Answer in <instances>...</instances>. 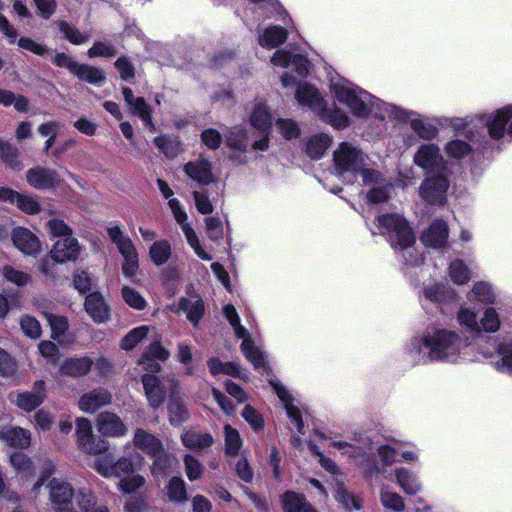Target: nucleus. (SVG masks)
Segmentation results:
<instances>
[{
    "label": "nucleus",
    "mask_w": 512,
    "mask_h": 512,
    "mask_svg": "<svg viewBox=\"0 0 512 512\" xmlns=\"http://www.w3.org/2000/svg\"><path fill=\"white\" fill-rule=\"evenodd\" d=\"M74 75H76L81 80L96 85L100 84L105 80V75L102 70L93 66L80 63H78Z\"/></svg>",
    "instance_id": "obj_51"
},
{
    "label": "nucleus",
    "mask_w": 512,
    "mask_h": 512,
    "mask_svg": "<svg viewBox=\"0 0 512 512\" xmlns=\"http://www.w3.org/2000/svg\"><path fill=\"white\" fill-rule=\"evenodd\" d=\"M449 182L445 174H437L426 178L419 188L420 197L430 204H443Z\"/></svg>",
    "instance_id": "obj_13"
},
{
    "label": "nucleus",
    "mask_w": 512,
    "mask_h": 512,
    "mask_svg": "<svg viewBox=\"0 0 512 512\" xmlns=\"http://www.w3.org/2000/svg\"><path fill=\"white\" fill-rule=\"evenodd\" d=\"M250 123L260 132H271V115L264 103L258 102L255 104L250 115Z\"/></svg>",
    "instance_id": "obj_35"
},
{
    "label": "nucleus",
    "mask_w": 512,
    "mask_h": 512,
    "mask_svg": "<svg viewBox=\"0 0 512 512\" xmlns=\"http://www.w3.org/2000/svg\"><path fill=\"white\" fill-rule=\"evenodd\" d=\"M148 326H139L132 329L120 343V347L124 350H132L138 343H140L148 334Z\"/></svg>",
    "instance_id": "obj_58"
},
{
    "label": "nucleus",
    "mask_w": 512,
    "mask_h": 512,
    "mask_svg": "<svg viewBox=\"0 0 512 512\" xmlns=\"http://www.w3.org/2000/svg\"><path fill=\"white\" fill-rule=\"evenodd\" d=\"M335 498L347 509L359 510L361 508L360 501L342 483L337 484L335 488Z\"/></svg>",
    "instance_id": "obj_59"
},
{
    "label": "nucleus",
    "mask_w": 512,
    "mask_h": 512,
    "mask_svg": "<svg viewBox=\"0 0 512 512\" xmlns=\"http://www.w3.org/2000/svg\"><path fill=\"white\" fill-rule=\"evenodd\" d=\"M112 396L105 389H97L85 393L79 400V408L85 413H94L111 403Z\"/></svg>",
    "instance_id": "obj_23"
},
{
    "label": "nucleus",
    "mask_w": 512,
    "mask_h": 512,
    "mask_svg": "<svg viewBox=\"0 0 512 512\" xmlns=\"http://www.w3.org/2000/svg\"><path fill=\"white\" fill-rule=\"evenodd\" d=\"M247 132L243 127H233L227 134V145L234 151H244L247 147Z\"/></svg>",
    "instance_id": "obj_53"
},
{
    "label": "nucleus",
    "mask_w": 512,
    "mask_h": 512,
    "mask_svg": "<svg viewBox=\"0 0 512 512\" xmlns=\"http://www.w3.org/2000/svg\"><path fill=\"white\" fill-rule=\"evenodd\" d=\"M185 174L198 184L208 185L215 181L210 161L199 157L184 165Z\"/></svg>",
    "instance_id": "obj_16"
},
{
    "label": "nucleus",
    "mask_w": 512,
    "mask_h": 512,
    "mask_svg": "<svg viewBox=\"0 0 512 512\" xmlns=\"http://www.w3.org/2000/svg\"><path fill=\"white\" fill-rule=\"evenodd\" d=\"M0 440L11 447L27 449L31 444V432L22 427H5L0 430Z\"/></svg>",
    "instance_id": "obj_25"
},
{
    "label": "nucleus",
    "mask_w": 512,
    "mask_h": 512,
    "mask_svg": "<svg viewBox=\"0 0 512 512\" xmlns=\"http://www.w3.org/2000/svg\"><path fill=\"white\" fill-rule=\"evenodd\" d=\"M46 399L45 382L36 381L31 391H14L9 394L12 404L25 412H31L39 407Z\"/></svg>",
    "instance_id": "obj_12"
},
{
    "label": "nucleus",
    "mask_w": 512,
    "mask_h": 512,
    "mask_svg": "<svg viewBox=\"0 0 512 512\" xmlns=\"http://www.w3.org/2000/svg\"><path fill=\"white\" fill-rule=\"evenodd\" d=\"M85 310L98 324L105 323L109 319V308L99 293H92L86 297Z\"/></svg>",
    "instance_id": "obj_27"
},
{
    "label": "nucleus",
    "mask_w": 512,
    "mask_h": 512,
    "mask_svg": "<svg viewBox=\"0 0 512 512\" xmlns=\"http://www.w3.org/2000/svg\"><path fill=\"white\" fill-rule=\"evenodd\" d=\"M181 440L185 447L192 450H204L209 448L214 442L211 434L197 429H190L184 432Z\"/></svg>",
    "instance_id": "obj_29"
},
{
    "label": "nucleus",
    "mask_w": 512,
    "mask_h": 512,
    "mask_svg": "<svg viewBox=\"0 0 512 512\" xmlns=\"http://www.w3.org/2000/svg\"><path fill=\"white\" fill-rule=\"evenodd\" d=\"M401 113H402L401 118H409L410 119L411 128L413 129V131L415 133H417V135L420 138L425 139V140H431L436 137L438 130L434 125L427 123L418 118H411V116L413 115V113H411V112L401 111Z\"/></svg>",
    "instance_id": "obj_43"
},
{
    "label": "nucleus",
    "mask_w": 512,
    "mask_h": 512,
    "mask_svg": "<svg viewBox=\"0 0 512 512\" xmlns=\"http://www.w3.org/2000/svg\"><path fill=\"white\" fill-rule=\"evenodd\" d=\"M145 394L149 405L158 408L164 401L166 390L154 375L145 374L142 377Z\"/></svg>",
    "instance_id": "obj_28"
},
{
    "label": "nucleus",
    "mask_w": 512,
    "mask_h": 512,
    "mask_svg": "<svg viewBox=\"0 0 512 512\" xmlns=\"http://www.w3.org/2000/svg\"><path fill=\"white\" fill-rule=\"evenodd\" d=\"M329 90L332 97L345 105L356 117L365 118L371 113L379 115V110L384 105L381 100L342 77L332 78Z\"/></svg>",
    "instance_id": "obj_3"
},
{
    "label": "nucleus",
    "mask_w": 512,
    "mask_h": 512,
    "mask_svg": "<svg viewBox=\"0 0 512 512\" xmlns=\"http://www.w3.org/2000/svg\"><path fill=\"white\" fill-rule=\"evenodd\" d=\"M332 142V138L325 133L311 136L306 144V153L311 159H320Z\"/></svg>",
    "instance_id": "obj_37"
},
{
    "label": "nucleus",
    "mask_w": 512,
    "mask_h": 512,
    "mask_svg": "<svg viewBox=\"0 0 512 512\" xmlns=\"http://www.w3.org/2000/svg\"><path fill=\"white\" fill-rule=\"evenodd\" d=\"M449 277L455 284L462 285L470 280L471 273L462 260L456 259L449 266Z\"/></svg>",
    "instance_id": "obj_54"
},
{
    "label": "nucleus",
    "mask_w": 512,
    "mask_h": 512,
    "mask_svg": "<svg viewBox=\"0 0 512 512\" xmlns=\"http://www.w3.org/2000/svg\"><path fill=\"white\" fill-rule=\"evenodd\" d=\"M281 502L285 512H316L311 505L305 501L303 495L293 491L283 494Z\"/></svg>",
    "instance_id": "obj_38"
},
{
    "label": "nucleus",
    "mask_w": 512,
    "mask_h": 512,
    "mask_svg": "<svg viewBox=\"0 0 512 512\" xmlns=\"http://www.w3.org/2000/svg\"><path fill=\"white\" fill-rule=\"evenodd\" d=\"M55 24L64 38L74 45H82L89 40V35L82 33L78 28L67 21L58 20Z\"/></svg>",
    "instance_id": "obj_46"
},
{
    "label": "nucleus",
    "mask_w": 512,
    "mask_h": 512,
    "mask_svg": "<svg viewBox=\"0 0 512 512\" xmlns=\"http://www.w3.org/2000/svg\"><path fill=\"white\" fill-rule=\"evenodd\" d=\"M77 443L80 450L88 454H100L108 449L103 439H96L92 432V424L87 418H78L76 421Z\"/></svg>",
    "instance_id": "obj_11"
},
{
    "label": "nucleus",
    "mask_w": 512,
    "mask_h": 512,
    "mask_svg": "<svg viewBox=\"0 0 512 512\" xmlns=\"http://www.w3.org/2000/svg\"><path fill=\"white\" fill-rule=\"evenodd\" d=\"M179 309L184 311L187 315V318L194 325L198 323L204 313V305L200 298L192 297V298H181L179 300Z\"/></svg>",
    "instance_id": "obj_41"
},
{
    "label": "nucleus",
    "mask_w": 512,
    "mask_h": 512,
    "mask_svg": "<svg viewBox=\"0 0 512 512\" xmlns=\"http://www.w3.org/2000/svg\"><path fill=\"white\" fill-rule=\"evenodd\" d=\"M9 462L16 474L27 478L34 474L35 466L32 459L23 452H14L9 457Z\"/></svg>",
    "instance_id": "obj_42"
},
{
    "label": "nucleus",
    "mask_w": 512,
    "mask_h": 512,
    "mask_svg": "<svg viewBox=\"0 0 512 512\" xmlns=\"http://www.w3.org/2000/svg\"><path fill=\"white\" fill-rule=\"evenodd\" d=\"M182 232L186 238L187 243L194 250L195 254L202 260L209 261L212 257L204 251L200 245V241L194 229L190 226L187 221L179 223Z\"/></svg>",
    "instance_id": "obj_48"
},
{
    "label": "nucleus",
    "mask_w": 512,
    "mask_h": 512,
    "mask_svg": "<svg viewBox=\"0 0 512 512\" xmlns=\"http://www.w3.org/2000/svg\"><path fill=\"white\" fill-rule=\"evenodd\" d=\"M143 459L136 455L133 459L130 458H120L117 462H115V474L114 476L122 479L128 475L133 474L138 468L141 467Z\"/></svg>",
    "instance_id": "obj_50"
},
{
    "label": "nucleus",
    "mask_w": 512,
    "mask_h": 512,
    "mask_svg": "<svg viewBox=\"0 0 512 512\" xmlns=\"http://www.w3.org/2000/svg\"><path fill=\"white\" fill-rule=\"evenodd\" d=\"M11 239L14 246L24 255L36 257L42 250L39 238L27 228H14Z\"/></svg>",
    "instance_id": "obj_15"
},
{
    "label": "nucleus",
    "mask_w": 512,
    "mask_h": 512,
    "mask_svg": "<svg viewBox=\"0 0 512 512\" xmlns=\"http://www.w3.org/2000/svg\"><path fill=\"white\" fill-rule=\"evenodd\" d=\"M171 254V245L167 240L155 241L149 249L150 259L156 266L167 263Z\"/></svg>",
    "instance_id": "obj_45"
},
{
    "label": "nucleus",
    "mask_w": 512,
    "mask_h": 512,
    "mask_svg": "<svg viewBox=\"0 0 512 512\" xmlns=\"http://www.w3.org/2000/svg\"><path fill=\"white\" fill-rule=\"evenodd\" d=\"M468 338L442 324L429 325L420 338L409 345V354L416 362L432 361L458 363L466 359Z\"/></svg>",
    "instance_id": "obj_1"
},
{
    "label": "nucleus",
    "mask_w": 512,
    "mask_h": 512,
    "mask_svg": "<svg viewBox=\"0 0 512 512\" xmlns=\"http://www.w3.org/2000/svg\"><path fill=\"white\" fill-rule=\"evenodd\" d=\"M133 444L151 457L157 456L163 449V444L157 436L141 428L134 432Z\"/></svg>",
    "instance_id": "obj_21"
},
{
    "label": "nucleus",
    "mask_w": 512,
    "mask_h": 512,
    "mask_svg": "<svg viewBox=\"0 0 512 512\" xmlns=\"http://www.w3.org/2000/svg\"><path fill=\"white\" fill-rule=\"evenodd\" d=\"M286 39L287 31L284 28L272 26L265 29L264 32L259 35L258 42L262 47L271 49L281 45Z\"/></svg>",
    "instance_id": "obj_39"
},
{
    "label": "nucleus",
    "mask_w": 512,
    "mask_h": 512,
    "mask_svg": "<svg viewBox=\"0 0 512 512\" xmlns=\"http://www.w3.org/2000/svg\"><path fill=\"white\" fill-rule=\"evenodd\" d=\"M107 232L123 257L121 265L123 275L129 278L135 276L139 269V259L132 240L123 233L118 225L108 227Z\"/></svg>",
    "instance_id": "obj_7"
},
{
    "label": "nucleus",
    "mask_w": 512,
    "mask_h": 512,
    "mask_svg": "<svg viewBox=\"0 0 512 512\" xmlns=\"http://www.w3.org/2000/svg\"><path fill=\"white\" fill-rule=\"evenodd\" d=\"M366 185L372 186L371 190L367 194L368 200L372 203H382L386 201L393 190L391 183L381 178L379 173L377 181L375 176H370V183Z\"/></svg>",
    "instance_id": "obj_32"
},
{
    "label": "nucleus",
    "mask_w": 512,
    "mask_h": 512,
    "mask_svg": "<svg viewBox=\"0 0 512 512\" xmlns=\"http://www.w3.org/2000/svg\"><path fill=\"white\" fill-rule=\"evenodd\" d=\"M27 183L36 190L64 191L63 178L53 169L36 166L26 172Z\"/></svg>",
    "instance_id": "obj_9"
},
{
    "label": "nucleus",
    "mask_w": 512,
    "mask_h": 512,
    "mask_svg": "<svg viewBox=\"0 0 512 512\" xmlns=\"http://www.w3.org/2000/svg\"><path fill=\"white\" fill-rule=\"evenodd\" d=\"M395 481L400 488L409 495H414L421 490V483L416 474L406 468H397L394 471Z\"/></svg>",
    "instance_id": "obj_34"
},
{
    "label": "nucleus",
    "mask_w": 512,
    "mask_h": 512,
    "mask_svg": "<svg viewBox=\"0 0 512 512\" xmlns=\"http://www.w3.org/2000/svg\"><path fill=\"white\" fill-rule=\"evenodd\" d=\"M82 252V247L78 240L71 236L58 239L50 250V257L54 262L64 264L66 262H75Z\"/></svg>",
    "instance_id": "obj_14"
},
{
    "label": "nucleus",
    "mask_w": 512,
    "mask_h": 512,
    "mask_svg": "<svg viewBox=\"0 0 512 512\" xmlns=\"http://www.w3.org/2000/svg\"><path fill=\"white\" fill-rule=\"evenodd\" d=\"M271 62L275 66L282 68L293 67L297 74L301 77L307 75L309 70V62L302 55H291L285 50H278L271 58Z\"/></svg>",
    "instance_id": "obj_19"
},
{
    "label": "nucleus",
    "mask_w": 512,
    "mask_h": 512,
    "mask_svg": "<svg viewBox=\"0 0 512 512\" xmlns=\"http://www.w3.org/2000/svg\"><path fill=\"white\" fill-rule=\"evenodd\" d=\"M448 239V227L443 221H435L422 233L421 241L425 246L433 248L443 247Z\"/></svg>",
    "instance_id": "obj_26"
},
{
    "label": "nucleus",
    "mask_w": 512,
    "mask_h": 512,
    "mask_svg": "<svg viewBox=\"0 0 512 512\" xmlns=\"http://www.w3.org/2000/svg\"><path fill=\"white\" fill-rule=\"evenodd\" d=\"M46 226L51 238L63 239L73 236L72 229L61 219H50Z\"/></svg>",
    "instance_id": "obj_61"
},
{
    "label": "nucleus",
    "mask_w": 512,
    "mask_h": 512,
    "mask_svg": "<svg viewBox=\"0 0 512 512\" xmlns=\"http://www.w3.org/2000/svg\"><path fill=\"white\" fill-rule=\"evenodd\" d=\"M169 351L164 348L158 340H155L142 354L139 364L143 366V369L150 372H158L160 370V364L154 362V360L165 361L169 358Z\"/></svg>",
    "instance_id": "obj_20"
},
{
    "label": "nucleus",
    "mask_w": 512,
    "mask_h": 512,
    "mask_svg": "<svg viewBox=\"0 0 512 512\" xmlns=\"http://www.w3.org/2000/svg\"><path fill=\"white\" fill-rule=\"evenodd\" d=\"M446 154L454 159H461L472 152L471 145L461 139H453L445 145Z\"/></svg>",
    "instance_id": "obj_56"
},
{
    "label": "nucleus",
    "mask_w": 512,
    "mask_h": 512,
    "mask_svg": "<svg viewBox=\"0 0 512 512\" xmlns=\"http://www.w3.org/2000/svg\"><path fill=\"white\" fill-rule=\"evenodd\" d=\"M458 323L472 332L479 333L480 326L477 320V314L469 308H461L457 314Z\"/></svg>",
    "instance_id": "obj_62"
},
{
    "label": "nucleus",
    "mask_w": 512,
    "mask_h": 512,
    "mask_svg": "<svg viewBox=\"0 0 512 512\" xmlns=\"http://www.w3.org/2000/svg\"><path fill=\"white\" fill-rule=\"evenodd\" d=\"M166 495L170 501L185 502L187 500L186 484L180 477H173L166 486Z\"/></svg>",
    "instance_id": "obj_52"
},
{
    "label": "nucleus",
    "mask_w": 512,
    "mask_h": 512,
    "mask_svg": "<svg viewBox=\"0 0 512 512\" xmlns=\"http://www.w3.org/2000/svg\"><path fill=\"white\" fill-rule=\"evenodd\" d=\"M380 502L385 509L393 512H403L405 509L402 496L385 485H383L380 490Z\"/></svg>",
    "instance_id": "obj_44"
},
{
    "label": "nucleus",
    "mask_w": 512,
    "mask_h": 512,
    "mask_svg": "<svg viewBox=\"0 0 512 512\" xmlns=\"http://www.w3.org/2000/svg\"><path fill=\"white\" fill-rule=\"evenodd\" d=\"M154 458L152 473L154 475L165 474L176 462V459L173 455L166 453L164 448L162 451Z\"/></svg>",
    "instance_id": "obj_60"
},
{
    "label": "nucleus",
    "mask_w": 512,
    "mask_h": 512,
    "mask_svg": "<svg viewBox=\"0 0 512 512\" xmlns=\"http://www.w3.org/2000/svg\"><path fill=\"white\" fill-rule=\"evenodd\" d=\"M414 163L427 173L444 174L446 162L435 144L421 145L414 155Z\"/></svg>",
    "instance_id": "obj_10"
},
{
    "label": "nucleus",
    "mask_w": 512,
    "mask_h": 512,
    "mask_svg": "<svg viewBox=\"0 0 512 512\" xmlns=\"http://www.w3.org/2000/svg\"><path fill=\"white\" fill-rule=\"evenodd\" d=\"M469 299L475 300L484 304H492L495 302L496 295L492 286L487 282H477L474 284Z\"/></svg>",
    "instance_id": "obj_47"
},
{
    "label": "nucleus",
    "mask_w": 512,
    "mask_h": 512,
    "mask_svg": "<svg viewBox=\"0 0 512 512\" xmlns=\"http://www.w3.org/2000/svg\"><path fill=\"white\" fill-rule=\"evenodd\" d=\"M491 364L501 373L512 374V339L499 344Z\"/></svg>",
    "instance_id": "obj_30"
},
{
    "label": "nucleus",
    "mask_w": 512,
    "mask_h": 512,
    "mask_svg": "<svg viewBox=\"0 0 512 512\" xmlns=\"http://www.w3.org/2000/svg\"><path fill=\"white\" fill-rule=\"evenodd\" d=\"M334 169L338 176L354 178L361 175L364 184L370 183V176L378 179V172L368 168V157L356 146L342 142L333 152Z\"/></svg>",
    "instance_id": "obj_4"
},
{
    "label": "nucleus",
    "mask_w": 512,
    "mask_h": 512,
    "mask_svg": "<svg viewBox=\"0 0 512 512\" xmlns=\"http://www.w3.org/2000/svg\"><path fill=\"white\" fill-rule=\"evenodd\" d=\"M76 504L82 512H110L106 505L97 502L94 493L87 488L77 490Z\"/></svg>",
    "instance_id": "obj_33"
},
{
    "label": "nucleus",
    "mask_w": 512,
    "mask_h": 512,
    "mask_svg": "<svg viewBox=\"0 0 512 512\" xmlns=\"http://www.w3.org/2000/svg\"><path fill=\"white\" fill-rule=\"evenodd\" d=\"M380 233L395 250H408L415 243V235L407 221L399 214H385L377 218Z\"/></svg>",
    "instance_id": "obj_5"
},
{
    "label": "nucleus",
    "mask_w": 512,
    "mask_h": 512,
    "mask_svg": "<svg viewBox=\"0 0 512 512\" xmlns=\"http://www.w3.org/2000/svg\"><path fill=\"white\" fill-rule=\"evenodd\" d=\"M477 123L486 128L491 139L500 140L505 137L512 139V105L504 106L490 114L477 116L470 122L456 119L451 125L456 131H463L472 143H482L485 142V135L476 129Z\"/></svg>",
    "instance_id": "obj_2"
},
{
    "label": "nucleus",
    "mask_w": 512,
    "mask_h": 512,
    "mask_svg": "<svg viewBox=\"0 0 512 512\" xmlns=\"http://www.w3.org/2000/svg\"><path fill=\"white\" fill-rule=\"evenodd\" d=\"M424 296L432 302L442 304L453 300L455 293L445 284L432 283L424 288Z\"/></svg>",
    "instance_id": "obj_40"
},
{
    "label": "nucleus",
    "mask_w": 512,
    "mask_h": 512,
    "mask_svg": "<svg viewBox=\"0 0 512 512\" xmlns=\"http://www.w3.org/2000/svg\"><path fill=\"white\" fill-rule=\"evenodd\" d=\"M18 366L15 359L4 349L0 348V376L12 378L17 374Z\"/></svg>",
    "instance_id": "obj_63"
},
{
    "label": "nucleus",
    "mask_w": 512,
    "mask_h": 512,
    "mask_svg": "<svg viewBox=\"0 0 512 512\" xmlns=\"http://www.w3.org/2000/svg\"><path fill=\"white\" fill-rule=\"evenodd\" d=\"M225 453L229 456H236L242 446V438L235 428L226 424L224 426Z\"/></svg>",
    "instance_id": "obj_49"
},
{
    "label": "nucleus",
    "mask_w": 512,
    "mask_h": 512,
    "mask_svg": "<svg viewBox=\"0 0 512 512\" xmlns=\"http://www.w3.org/2000/svg\"><path fill=\"white\" fill-rule=\"evenodd\" d=\"M270 385L281 400L288 417L294 422L299 433H303V421L301 412L298 407L293 404L294 398L290 392L278 381L271 380Z\"/></svg>",
    "instance_id": "obj_18"
},
{
    "label": "nucleus",
    "mask_w": 512,
    "mask_h": 512,
    "mask_svg": "<svg viewBox=\"0 0 512 512\" xmlns=\"http://www.w3.org/2000/svg\"><path fill=\"white\" fill-rule=\"evenodd\" d=\"M480 332L495 333L500 328V318L497 311L492 308H486L479 322Z\"/></svg>",
    "instance_id": "obj_55"
},
{
    "label": "nucleus",
    "mask_w": 512,
    "mask_h": 512,
    "mask_svg": "<svg viewBox=\"0 0 512 512\" xmlns=\"http://www.w3.org/2000/svg\"><path fill=\"white\" fill-rule=\"evenodd\" d=\"M295 99L302 107H307L314 113H318L325 105L326 101L319 93L318 89L308 83L298 85Z\"/></svg>",
    "instance_id": "obj_17"
},
{
    "label": "nucleus",
    "mask_w": 512,
    "mask_h": 512,
    "mask_svg": "<svg viewBox=\"0 0 512 512\" xmlns=\"http://www.w3.org/2000/svg\"><path fill=\"white\" fill-rule=\"evenodd\" d=\"M97 426L99 432L112 437L124 436L127 433V427L114 413L104 412L97 417Z\"/></svg>",
    "instance_id": "obj_22"
},
{
    "label": "nucleus",
    "mask_w": 512,
    "mask_h": 512,
    "mask_svg": "<svg viewBox=\"0 0 512 512\" xmlns=\"http://www.w3.org/2000/svg\"><path fill=\"white\" fill-rule=\"evenodd\" d=\"M317 115L335 129H344L349 125L348 115L339 108H328L325 104Z\"/></svg>",
    "instance_id": "obj_36"
},
{
    "label": "nucleus",
    "mask_w": 512,
    "mask_h": 512,
    "mask_svg": "<svg viewBox=\"0 0 512 512\" xmlns=\"http://www.w3.org/2000/svg\"><path fill=\"white\" fill-rule=\"evenodd\" d=\"M223 313L233 327L235 335L238 338L243 339L241 349L246 359L254 365L256 370H259L262 373L266 372L267 367L265 356L263 352L248 338V332L246 328L240 324V319L235 307L231 304H227L223 307Z\"/></svg>",
    "instance_id": "obj_6"
},
{
    "label": "nucleus",
    "mask_w": 512,
    "mask_h": 512,
    "mask_svg": "<svg viewBox=\"0 0 512 512\" xmlns=\"http://www.w3.org/2000/svg\"><path fill=\"white\" fill-rule=\"evenodd\" d=\"M93 361L89 357L69 358L65 360L60 372L62 375L80 377L86 375L92 367Z\"/></svg>",
    "instance_id": "obj_31"
},
{
    "label": "nucleus",
    "mask_w": 512,
    "mask_h": 512,
    "mask_svg": "<svg viewBox=\"0 0 512 512\" xmlns=\"http://www.w3.org/2000/svg\"><path fill=\"white\" fill-rule=\"evenodd\" d=\"M275 125L281 135L287 139H296L300 136V128L296 121L292 119L279 118L276 120Z\"/></svg>",
    "instance_id": "obj_64"
},
{
    "label": "nucleus",
    "mask_w": 512,
    "mask_h": 512,
    "mask_svg": "<svg viewBox=\"0 0 512 512\" xmlns=\"http://www.w3.org/2000/svg\"><path fill=\"white\" fill-rule=\"evenodd\" d=\"M18 150L11 143L0 139V158L12 169H20L21 163L17 159Z\"/></svg>",
    "instance_id": "obj_57"
},
{
    "label": "nucleus",
    "mask_w": 512,
    "mask_h": 512,
    "mask_svg": "<svg viewBox=\"0 0 512 512\" xmlns=\"http://www.w3.org/2000/svg\"><path fill=\"white\" fill-rule=\"evenodd\" d=\"M123 96L127 105L131 108V112L134 115H137L146 126L154 128L151 116V108L146 103L144 98L135 97L132 90L130 88H123Z\"/></svg>",
    "instance_id": "obj_24"
},
{
    "label": "nucleus",
    "mask_w": 512,
    "mask_h": 512,
    "mask_svg": "<svg viewBox=\"0 0 512 512\" xmlns=\"http://www.w3.org/2000/svg\"><path fill=\"white\" fill-rule=\"evenodd\" d=\"M49 502L54 512H77L73 507V499L76 500L77 491L70 482L52 478L47 484Z\"/></svg>",
    "instance_id": "obj_8"
}]
</instances>
